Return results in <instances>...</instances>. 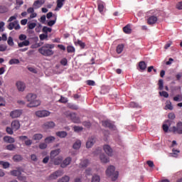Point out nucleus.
<instances>
[{"instance_id":"f257e3e1","label":"nucleus","mask_w":182,"mask_h":182,"mask_svg":"<svg viewBox=\"0 0 182 182\" xmlns=\"http://www.w3.org/2000/svg\"><path fill=\"white\" fill-rule=\"evenodd\" d=\"M54 48H55V44L46 43L43 46H41L40 48H38V52L43 56L50 57L55 54V51L52 50Z\"/></svg>"},{"instance_id":"f03ea898","label":"nucleus","mask_w":182,"mask_h":182,"mask_svg":"<svg viewBox=\"0 0 182 182\" xmlns=\"http://www.w3.org/2000/svg\"><path fill=\"white\" fill-rule=\"evenodd\" d=\"M26 100L29 102V104L27 105L28 107H38L41 105V101L36 100V95L30 93L26 96Z\"/></svg>"},{"instance_id":"7ed1b4c3","label":"nucleus","mask_w":182,"mask_h":182,"mask_svg":"<svg viewBox=\"0 0 182 182\" xmlns=\"http://www.w3.org/2000/svg\"><path fill=\"white\" fill-rule=\"evenodd\" d=\"M115 170L116 168L114 166H109L106 171L107 176L111 177L112 181H116L119 177V171Z\"/></svg>"},{"instance_id":"20e7f679","label":"nucleus","mask_w":182,"mask_h":182,"mask_svg":"<svg viewBox=\"0 0 182 182\" xmlns=\"http://www.w3.org/2000/svg\"><path fill=\"white\" fill-rule=\"evenodd\" d=\"M169 132L173 134H182V122L179 121L176 123V126L170 127Z\"/></svg>"},{"instance_id":"39448f33","label":"nucleus","mask_w":182,"mask_h":182,"mask_svg":"<svg viewBox=\"0 0 182 182\" xmlns=\"http://www.w3.org/2000/svg\"><path fill=\"white\" fill-rule=\"evenodd\" d=\"M65 115L66 117H68V119H70L73 123H80V118L76 116V113L65 112Z\"/></svg>"},{"instance_id":"423d86ee","label":"nucleus","mask_w":182,"mask_h":182,"mask_svg":"<svg viewBox=\"0 0 182 182\" xmlns=\"http://www.w3.org/2000/svg\"><path fill=\"white\" fill-rule=\"evenodd\" d=\"M7 28H9V31H12V29L19 31V29H21V25H19L18 21H14V22H11L9 23V25L7 26Z\"/></svg>"},{"instance_id":"0eeeda50","label":"nucleus","mask_w":182,"mask_h":182,"mask_svg":"<svg viewBox=\"0 0 182 182\" xmlns=\"http://www.w3.org/2000/svg\"><path fill=\"white\" fill-rule=\"evenodd\" d=\"M62 176H63V170H58L49 176L48 180H56Z\"/></svg>"},{"instance_id":"6e6552de","label":"nucleus","mask_w":182,"mask_h":182,"mask_svg":"<svg viewBox=\"0 0 182 182\" xmlns=\"http://www.w3.org/2000/svg\"><path fill=\"white\" fill-rule=\"evenodd\" d=\"M102 125L103 127H108L110 130H116V126H114V124L112 123V122L109 120L102 121Z\"/></svg>"},{"instance_id":"1a4fd4ad","label":"nucleus","mask_w":182,"mask_h":182,"mask_svg":"<svg viewBox=\"0 0 182 182\" xmlns=\"http://www.w3.org/2000/svg\"><path fill=\"white\" fill-rule=\"evenodd\" d=\"M21 114H22V110L15 109L10 112V117L11 119H18V117H21Z\"/></svg>"},{"instance_id":"9d476101","label":"nucleus","mask_w":182,"mask_h":182,"mask_svg":"<svg viewBox=\"0 0 182 182\" xmlns=\"http://www.w3.org/2000/svg\"><path fill=\"white\" fill-rule=\"evenodd\" d=\"M50 115V112L48 110H41L36 112V116L37 117H48Z\"/></svg>"},{"instance_id":"9b49d317","label":"nucleus","mask_w":182,"mask_h":182,"mask_svg":"<svg viewBox=\"0 0 182 182\" xmlns=\"http://www.w3.org/2000/svg\"><path fill=\"white\" fill-rule=\"evenodd\" d=\"M11 127L14 130V132H16L21 129V122L19 120L15 119L11 122Z\"/></svg>"},{"instance_id":"f8f14e48","label":"nucleus","mask_w":182,"mask_h":182,"mask_svg":"<svg viewBox=\"0 0 182 182\" xmlns=\"http://www.w3.org/2000/svg\"><path fill=\"white\" fill-rule=\"evenodd\" d=\"M103 150H104L105 153H106V154H107V156H109L110 157H112V156H113V149H112V147L109 145H107V144L104 145Z\"/></svg>"},{"instance_id":"ddd939ff","label":"nucleus","mask_w":182,"mask_h":182,"mask_svg":"<svg viewBox=\"0 0 182 182\" xmlns=\"http://www.w3.org/2000/svg\"><path fill=\"white\" fill-rule=\"evenodd\" d=\"M45 4V0H36L34 1L33 6L34 9H38V8H41Z\"/></svg>"},{"instance_id":"4468645a","label":"nucleus","mask_w":182,"mask_h":182,"mask_svg":"<svg viewBox=\"0 0 182 182\" xmlns=\"http://www.w3.org/2000/svg\"><path fill=\"white\" fill-rule=\"evenodd\" d=\"M71 161H72V158H70V157H67V158L63 161V163H61L60 167H62V168H65V167H68V166H69V164H70Z\"/></svg>"},{"instance_id":"2eb2a0df","label":"nucleus","mask_w":182,"mask_h":182,"mask_svg":"<svg viewBox=\"0 0 182 182\" xmlns=\"http://www.w3.org/2000/svg\"><path fill=\"white\" fill-rule=\"evenodd\" d=\"M16 86H17V89L19 92H23L25 90V83L21 82V81H18L16 82Z\"/></svg>"},{"instance_id":"dca6fc26","label":"nucleus","mask_w":182,"mask_h":182,"mask_svg":"<svg viewBox=\"0 0 182 182\" xmlns=\"http://www.w3.org/2000/svg\"><path fill=\"white\" fill-rule=\"evenodd\" d=\"M157 22V16H151L147 20V23L149 25H154Z\"/></svg>"},{"instance_id":"f3484780","label":"nucleus","mask_w":182,"mask_h":182,"mask_svg":"<svg viewBox=\"0 0 182 182\" xmlns=\"http://www.w3.org/2000/svg\"><path fill=\"white\" fill-rule=\"evenodd\" d=\"M55 122H46L43 125V127L44 129H53V127H55Z\"/></svg>"},{"instance_id":"a211bd4d","label":"nucleus","mask_w":182,"mask_h":182,"mask_svg":"<svg viewBox=\"0 0 182 182\" xmlns=\"http://www.w3.org/2000/svg\"><path fill=\"white\" fill-rule=\"evenodd\" d=\"M100 159L102 163H109L110 161L109 157H107L105 154H102L100 156Z\"/></svg>"},{"instance_id":"6ab92c4d","label":"nucleus","mask_w":182,"mask_h":182,"mask_svg":"<svg viewBox=\"0 0 182 182\" xmlns=\"http://www.w3.org/2000/svg\"><path fill=\"white\" fill-rule=\"evenodd\" d=\"M4 141H5V143H15V139H14L12 136H6L4 137Z\"/></svg>"},{"instance_id":"aec40b11","label":"nucleus","mask_w":182,"mask_h":182,"mask_svg":"<svg viewBox=\"0 0 182 182\" xmlns=\"http://www.w3.org/2000/svg\"><path fill=\"white\" fill-rule=\"evenodd\" d=\"M55 134L56 136H58V137H60V139H65V137L68 136V132L65 131H60V132H57Z\"/></svg>"},{"instance_id":"412c9836","label":"nucleus","mask_w":182,"mask_h":182,"mask_svg":"<svg viewBox=\"0 0 182 182\" xmlns=\"http://www.w3.org/2000/svg\"><path fill=\"white\" fill-rule=\"evenodd\" d=\"M60 153V149H57L55 150H53L50 151V157L53 159L56 157V156H58V154Z\"/></svg>"},{"instance_id":"4be33fe9","label":"nucleus","mask_w":182,"mask_h":182,"mask_svg":"<svg viewBox=\"0 0 182 182\" xmlns=\"http://www.w3.org/2000/svg\"><path fill=\"white\" fill-rule=\"evenodd\" d=\"M30 43L28 40H24L23 42L18 43V48H23V46H29Z\"/></svg>"},{"instance_id":"5701e85b","label":"nucleus","mask_w":182,"mask_h":182,"mask_svg":"<svg viewBox=\"0 0 182 182\" xmlns=\"http://www.w3.org/2000/svg\"><path fill=\"white\" fill-rule=\"evenodd\" d=\"M87 166H89V160L87 159L82 160L80 163V167H81V168H85Z\"/></svg>"},{"instance_id":"b1692460","label":"nucleus","mask_w":182,"mask_h":182,"mask_svg":"<svg viewBox=\"0 0 182 182\" xmlns=\"http://www.w3.org/2000/svg\"><path fill=\"white\" fill-rule=\"evenodd\" d=\"M42 139H43V135L42 134H35L33 136V139L36 141H39V140H42Z\"/></svg>"},{"instance_id":"393cba45","label":"nucleus","mask_w":182,"mask_h":182,"mask_svg":"<svg viewBox=\"0 0 182 182\" xmlns=\"http://www.w3.org/2000/svg\"><path fill=\"white\" fill-rule=\"evenodd\" d=\"M55 136H48L45 139V143H46L47 144H49L50 143H53V141H55Z\"/></svg>"},{"instance_id":"a878e982","label":"nucleus","mask_w":182,"mask_h":182,"mask_svg":"<svg viewBox=\"0 0 182 182\" xmlns=\"http://www.w3.org/2000/svg\"><path fill=\"white\" fill-rule=\"evenodd\" d=\"M124 49V45L123 44H119L117 46V49H116V51H117V53L118 54H120L123 52V50Z\"/></svg>"},{"instance_id":"bb28decb","label":"nucleus","mask_w":182,"mask_h":182,"mask_svg":"<svg viewBox=\"0 0 182 182\" xmlns=\"http://www.w3.org/2000/svg\"><path fill=\"white\" fill-rule=\"evenodd\" d=\"M80 146H82V142L80 140H77L76 142L74 143L73 147L75 150H79L80 149Z\"/></svg>"},{"instance_id":"cd10ccee","label":"nucleus","mask_w":182,"mask_h":182,"mask_svg":"<svg viewBox=\"0 0 182 182\" xmlns=\"http://www.w3.org/2000/svg\"><path fill=\"white\" fill-rule=\"evenodd\" d=\"M139 68L141 70H146V68H147V65L146 64V62L144 61L139 62Z\"/></svg>"},{"instance_id":"c85d7f7f","label":"nucleus","mask_w":182,"mask_h":182,"mask_svg":"<svg viewBox=\"0 0 182 182\" xmlns=\"http://www.w3.org/2000/svg\"><path fill=\"white\" fill-rule=\"evenodd\" d=\"M19 63H20L19 59H16V58L11 59L9 61V65H19Z\"/></svg>"},{"instance_id":"c756f323","label":"nucleus","mask_w":182,"mask_h":182,"mask_svg":"<svg viewBox=\"0 0 182 182\" xmlns=\"http://www.w3.org/2000/svg\"><path fill=\"white\" fill-rule=\"evenodd\" d=\"M11 174L15 177H19V176L21 174V172L19 170H14L11 171Z\"/></svg>"},{"instance_id":"7c9ffc66","label":"nucleus","mask_w":182,"mask_h":182,"mask_svg":"<svg viewBox=\"0 0 182 182\" xmlns=\"http://www.w3.org/2000/svg\"><path fill=\"white\" fill-rule=\"evenodd\" d=\"M0 166H2L3 168H9V166H11V164H9V162L0 161Z\"/></svg>"},{"instance_id":"2f4dec72","label":"nucleus","mask_w":182,"mask_h":182,"mask_svg":"<svg viewBox=\"0 0 182 182\" xmlns=\"http://www.w3.org/2000/svg\"><path fill=\"white\" fill-rule=\"evenodd\" d=\"M129 107H136V109H140L141 107L140 105L135 102H131L129 103Z\"/></svg>"},{"instance_id":"473e14b6","label":"nucleus","mask_w":182,"mask_h":182,"mask_svg":"<svg viewBox=\"0 0 182 182\" xmlns=\"http://www.w3.org/2000/svg\"><path fill=\"white\" fill-rule=\"evenodd\" d=\"M158 86L159 90H163V89L164 88V81L160 79L158 82Z\"/></svg>"},{"instance_id":"72a5a7b5","label":"nucleus","mask_w":182,"mask_h":182,"mask_svg":"<svg viewBox=\"0 0 182 182\" xmlns=\"http://www.w3.org/2000/svg\"><path fill=\"white\" fill-rule=\"evenodd\" d=\"M92 182H100V176L97 174L93 175L92 178Z\"/></svg>"},{"instance_id":"f704fd0d","label":"nucleus","mask_w":182,"mask_h":182,"mask_svg":"<svg viewBox=\"0 0 182 182\" xmlns=\"http://www.w3.org/2000/svg\"><path fill=\"white\" fill-rule=\"evenodd\" d=\"M6 149L7 150H9L10 151H14V150H15V149H16V146H15L14 144H9L6 146Z\"/></svg>"},{"instance_id":"c9c22d12","label":"nucleus","mask_w":182,"mask_h":182,"mask_svg":"<svg viewBox=\"0 0 182 182\" xmlns=\"http://www.w3.org/2000/svg\"><path fill=\"white\" fill-rule=\"evenodd\" d=\"M105 9V4L103 2H99L98 3V11L102 14L103 12V10Z\"/></svg>"},{"instance_id":"e433bc0d","label":"nucleus","mask_w":182,"mask_h":182,"mask_svg":"<svg viewBox=\"0 0 182 182\" xmlns=\"http://www.w3.org/2000/svg\"><path fill=\"white\" fill-rule=\"evenodd\" d=\"M123 31L124 33H132V28H130V26L129 25H127L123 28Z\"/></svg>"},{"instance_id":"4c0bfd02","label":"nucleus","mask_w":182,"mask_h":182,"mask_svg":"<svg viewBox=\"0 0 182 182\" xmlns=\"http://www.w3.org/2000/svg\"><path fill=\"white\" fill-rule=\"evenodd\" d=\"M65 0H57V7L56 9H58V8L60 9L62 8V6H63V3L65 2Z\"/></svg>"},{"instance_id":"58836bf2","label":"nucleus","mask_w":182,"mask_h":182,"mask_svg":"<svg viewBox=\"0 0 182 182\" xmlns=\"http://www.w3.org/2000/svg\"><path fill=\"white\" fill-rule=\"evenodd\" d=\"M38 147L41 149V150H45V149L48 148V144H46V142L40 143Z\"/></svg>"},{"instance_id":"ea45409f","label":"nucleus","mask_w":182,"mask_h":182,"mask_svg":"<svg viewBox=\"0 0 182 182\" xmlns=\"http://www.w3.org/2000/svg\"><path fill=\"white\" fill-rule=\"evenodd\" d=\"M69 180H70V178L68 176H65L62 178L59 179L58 182H69Z\"/></svg>"},{"instance_id":"a19ab883","label":"nucleus","mask_w":182,"mask_h":182,"mask_svg":"<svg viewBox=\"0 0 182 182\" xmlns=\"http://www.w3.org/2000/svg\"><path fill=\"white\" fill-rule=\"evenodd\" d=\"M54 164L55 166H59V164H62V157H58L54 160Z\"/></svg>"},{"instance_id":"79ce46f5","label":"nucleus","mask_w":182,"mask_h":182,"mask_svg":"<svg viewBox=\"0 0 182 182\" xmlns=\"http://www.w3.org/2000/svg\"><path fill=\"white\" fill-rule=\"evenodd\" d=\"M174 102H182V95H177L176 96L173 97Z\"/></svg>"},{"instance_id":"37998d69","label":"nucleus","mask_w":182,"mask_h":182,"mask_svg":"<svg viewBox=\"0 0 182 182\" xmlns=\"http://www.w3.org/2000/svg\"><path fill=\"white\" fill-rule=\"evenodd\" d=\"M14 161H21L22 160V156L21 155H14L13 156Z\"/></svg>"},{"instance_id":"c03bdc74","label":"nucleus","mask_w":182,"mask_h":182,"mask_svg":"<svg viewBox=\"0 0 182 182\" xmlns=\"http://www.w3.org/2000/svg\"><path fill=\"white\" fill-rule=\"evenodd\" d=\"M165 107H166V109H168V110H173V105H171V102L166 101V105Z\"/></svg>"},{"instance_id":"a18cd8bd","label":"nucleus","mask_w":182,"mask_h":182,"mask_svg":"<svg viewBox=\"0 0 182 182\" xmlns=\"http://www.w3.org/2000/svg\"><path fill=\"white\" fill-rule=\"evenodd\" d=\"M67 52L68 53H73V52H75V47H73L72 46H68L67 47Z\"/></svg>"},{"instance_id":"49530a36","label":"nucleus","mask_w":182,"mask_h":182,"mask_svg":"<svg viewBox=\"0 0 182 182\" xmlns=\"http://www.w3.org/2000/svg\"><path fill=\"white\" fill-rule=\"evenodd\" d=\"M36 23H28V29H35Z\"/></svg>"},{"instance_id":"de8ad7c7","label":"nucleus","mask_w":182,"mask_h":182,"mask_svg":"<svg viewBox=\"0 0 182 182\" xmlns=\"http://www.w3.org/2000/svg\"><path fill=\"white\" fill-rule=\"evenodd\" d=\"M168 125H167L166 124H164L162 125V129L165 133H168V132H170V129H168Z\"/></svg>"},{"instance_id":"09e8293b","label":"nucleus","mask_w":182,"mask_h":182,"mask_svg":"<svg viewBox=\"0 0 182 182\" xmlns=\"http://www.w3.org/2000/svg\"><path fill=\"white\" fill-rule=\"evenodd\" d=\"M8 11V8L5 6H0V14H5Z\"/></svg>"},{"instance_id":"8fccbe9b","label":"nucleus","mask_w":182,"mask_h":182,"mask_svg":"<svg viewBox=\"0 0 182 182\" xmlns=\"http://www.w3.org/2000/svg\"><path fill=\"white\" fill-rule=\"evenodd\" d=\"M60 65H62L63 66H67L68 65V59L64 58H63L60 62Z\"/></svg>"},{"instance_id":"3c124183","label":"nucleus","mask_w":182,"mask_h":182,"mask_svg":"<svg viewBox=\"0 0 182 182\" xmlns=\"http://www.w3.org/2000/svg\"><path fill=\"white\" fill-rule=\"evenodd\" d=\"M73 129H74V132L77 133H79V132H82V130H83V127H77V126H75Z\"/></svg>"},{"instance_id":"603ef678","label":"nucleus","mask_w":182,"mask_h":182,"mask_svg":"<svg viewBox=\"0 0 182 182\" xmlns=\"http://www.w3.org/2000/svg\"><path fill=\"white\" fill-rule=\"evenodd\" d=\"M43 32L44 33H48V32H52V28H48V27H47V26H44V27L43 28Z\"/></svg>"},{"instance_id":"864d4df0","label":"nucleus","mask_w":182,"mask_h":182,"mask_svg":"<svg viewBox=\"0 0 182 182\" xmlns=\"http://www.w3.org/2000/svg\"><path fill=\"white\" fill-rule=\"evenodd\" d=\"M159 95L160 96H163V97H166V99L168 97V92L166 91L159 92Z\"/></svg>"},{"instance_id":"5fc2aeb1","label":"nucleus","mask_w":182,"mask_h":182,"mask_svg":"<svg viewBox=\"0 0 182 182\" xmlns=\"http://www.w3.org/2000/svg\"><path fill=\"white\" fill-rule=\"evenodd\" d=\"M178 153H180V151L173 149V153L171 154L172 157H177L178 156Z\"/></svg>"},{"instance_id":"6e6d98bb","label":"nucleus","mask_w":182,"mask_h":182,"mask_svg":"<svg viewBox=\"0 0 182 182\" xmlns=\"http://www.w3.org/2000/svg\"><path fill=\"white\" fill-rule=\"evenodd\" d=\"M7 43L9 46H14V38H12V37H9Z\"/></svg>"},{"instance_id":"4d7b16f0","label":"nucleus","mask_w":182,"mask_h":182,"mask_svg":"<svg viewBox=\"0 0 182 182\" xmlns=\"http://www.w3.org/2000/svg\"><path fill=\"white\" fill-rule=\"evenodd\" d=\"M6 133H8V134H14V129H12V127H7L6 129Z\"/></svg>"},{"instance_id":"13d9d810","label":"nucleus","mask_w":182,"mask_h":182,"mask_svg":"<svg viewBox=\"0 0 182 182\" xmlns=\"http://www.w3.org/2000/svg\"><path fill=\"white\" fill-rule=\"evenodd\" d=\"M168 119H170V120H174L176 119V114L173 112H171L168 114Z\"/></svg>"},{"instance_id":"bf43d9fd","label":"nucleus","mask_w":182,"mask_h":182,"mask_svg":"<svg viewBox=\"0 0 182 182\" xmlns=\"http://www.w3.org/2000/svg\"><path fill=\"white\" fill-rule=\"evenodd\" d=\"M39 38L40 41H45V39H48V34H41Z\"/></svg>"},{"instance_id":"052dcab7","label":"nucleus","mask_w":182,"mask_h":182,"mask_svg":"<svg viewBox=\"0 0 182 182\" xmlns=\"http://www.w3.org/2000/svg\"><path fill=\"white\" fill-rule=\"evenodd\" d=\"M55 23H56V18L55 20H50L48 22V26H53V25H55Z\"/></svg>"},{"instance_id":"680f3d73","label":"nucleus","mask_w":182,"mask_h":182,"mask_svg":"<svg viewBox=\"0 0 182 182\" xmlns=\"http://www.w3.org/2000/svg\"><path fill=\"white\" fill-rule=\"evenodd\" d=\"M77 45H78L79 46H80L81 49H84L85 45V43L82 42V41H78L77 42Z\"/></svg>"},{"instance_id":"e2e57ef3","label":"nucleus","mask_w":182,"mask_h":182,"mask_svg":"<svg viewBox=\"0 0 182 182\" xmlns=\"http://www.w3.org/2000/svg\"><path fill=\"white\" fill-rule=\"evenodd\" d=\"M18 39H19V41H26V35H25V34H21V35L18 36Z\"/></svg>"},{"instance_id":"0e129e2a","label":"nucleus","mask_w":182,"mask_h":182,"mask_svg":"<svg viewBox=\"0 0 182 182\" xmlns=\"http://www.w3.org/2000/svg\"><path fill=\"white\" fill-rule=\"evenodd\" d=\"M86 147L87 149H90V147H92V139H88L86 142Z\"/></svg>"},{"instance_id":"69168bd1","label":"nucleus","mask_w":182,"mask_h":182,"mask_svg":"<svg viewBox=\"0 0 182 182\" xmlns=\"http://www.w3.org/2000/svg\"><path fill=\"white\" fill-rule=\"evenodd\" d=\"M146 164H148L149 167H154V163L152 161H147Z\"/></svg>"},{"instance_id":"338daca9","label":"nucleus","mask_w":182,"mask_h":182,"mask_svg":"<svg viewBox=\"0 0 182 182\" xmlns=\"http://www.w3.org/2000/svg\"><path fill=\"white\" fill-rule=\"evenodd\" d=\"M31 159L33 161H38V156H36L35 154H31Z\"/></svg>"},{"instance_id":"774afa93","label":"nucleus","mask_w":182,"mask_h":182,"mask_svg":"<svg viewBox=\"0 0 182 182\" xmlns=\"http://www.w3.org/2000/svg\"><path fill=\"white\" fill-rule=\"evenodd\" d=\"M176 8H177V9H179V10L182 9V1H181L176 4Z\"/></svg>"}]
</instances>
